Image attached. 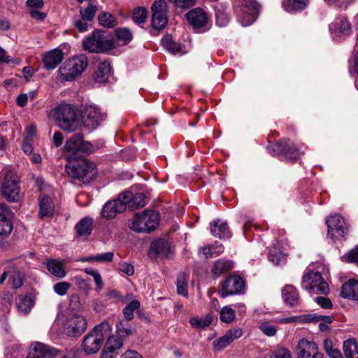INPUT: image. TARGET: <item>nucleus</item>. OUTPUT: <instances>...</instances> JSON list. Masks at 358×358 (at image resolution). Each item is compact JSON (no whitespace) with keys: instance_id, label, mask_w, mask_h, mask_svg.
Returning a JSON list of instances; mask_svg holds the SVG:
<instances>
[{"instance_id":"f257e3e1","label":"nucleus","mask_w":358,"mask_h":358,"mask_svg":"<svg viewBox=\"0 0 358 358\" xmlns=\"http://www.w3.org/2000/svg\"><path fill=\"white\" fill-rule=\"evenodd\" d=\"M67 159L65 169L70 178L89 183L96 177V166L92 161L83 157L73 159V156H67Z\"/></svg>"},{"instance_id":"f03ea898","label":"nucleus","mask_w":358,"mask_h":358,"mask_svg":"<svg viewBox=\"0 0 358 358\" xmlns=\"http://www.w3.org/2000/svg\"><path fill=\"white\" fill-rule=\"evenodd\" d=\"M88 65L87 57L85 55L70 58L64 62L58 70V79L61 82H70L76 78L86 69Z\"/></svg>"},{"instance_id":"7ed1b4c3","label":"nucleus","mask_w":358,"mask_h":358,"mask_svg":"<svg viewBox=\"0 0 358 358\" xmlns=\"http://www.w3.org/2000/svg\"><path fill=\"white\" fill-rule=\"evenodd\" d=\"M52 117L59 127L64 131L73 132L78 126L76 108L71 104L62 103L52 111Z\"/></svg>"},{"instance_id":"20e7f679","label":"nucleus","mask_w":358,"mask_h":358,"mask_svg":"<svg viewBox=\"0 0 358 358\" xmlns=\"http://www.w3.org/2000/svg\"><path fill=\"white\" fill-rule=\"evenodd\" d=\"M159 214L155 210H145L136 213L129 224V228L134 231L150 233L159 224Z\"/></svg>"},{"instance_id":"39448f33","label":"nucleus","mask_w":358,"mask_h":358,"mask_svg":"<svg viewBox=\"0 0 358 358\" xmlns=\"http://www.w3.org/2000/svg\"><path fill=\"white\" fill-rule=\"evenodd\" d=\"M1 192L8 201H15L19 197L20 186L17 175L9 168H4L0 172Z\"/></svg>"},{"instance_id":"423d86ee","label":"nucleus","mask_w":358,"mask_h":358,"mask_svg":"<svg viewBox=\"0 0 358 358\" xmlns=\"http://www.w3.org/2000/svg\"><path fill=\"white\" fill-rule=\"evenodd\" d=\"M110 329L108 322H102L96 326L94 329L88 333L84 338L82 348L87 355H93L99 352L103 342V331Z\"/></svg>"},{"instance_id":"0eeeda50","label":"nucleus","mask_w":358,"mask_h":358,"mask_svg":"<svg viewBox=\"0 0 358 358\" xmlns=\"http://www.w3.org/2000/svg\"><path fill=\"white\" fill-rule=\"evenodd\" d=\"M83 47L90 52H103L115 48L114 40L106 36L101 31L95 30L83 41Z\"/></svg>"},{"instance_id":"6e6552de","label":"nucleus","mask_w":358,"mask_h":358,"mask_svg":"<svg viewBox=\"0 0 358 358\" xmlns=\"http://www.w3.org/2000/svg\"><path fill=\"white\" fill-rule=\"evenodd\" d=\"M301 286L303 289L315 294H327L329 291L328 284L319 271H312L303 275Z\"/></svg>"},{"instance_id":"1a4fd4ad","label":"nucleus","mask_w":358,"mask_h":358,"mask_svg":"<svg viewBox=\"0 0 358 358\" xmlns=\"http://www.w3.org/2000/svg\"><path fill=\"white\" fill-rule=\"evenodd\" d=\"M64 148L67 152L66 157L73 156V159L77 157L78 152L91 154L95 150L94 146L90 142L85 141L83 135L80 134H76L70 137L66 141Z\"/></svg>"},{"instance_id":"9d476101","label":"nucleus","mask_w":358,"mask_h":358,"mask_svg":"<svg viewBox=\"0 0 358 358\" xmlns=\"http://www.w3.org/2000/svg\"><path fill=\"white\" fill-rule=\"evenodd\" d=\"M267 149L273 155H282L287 160L296 161L300 155L299 150L289 139H281L270 145Z\"/></svg>"},{"instance_id":"9b49d317","label":"nucleus","mask_w":358,"mask_h":358,"mask_svg":"<svg viewBox=\"0 0 358 358\" xmlns=\"http://www.w3.org/2000/svg\"><path fill=\"white\" fill-rule=\"evenodd\" d=\"M167 3L164 0L155 1L152 5V24L155 29H163L168 23Z\"/></svg>"},{"instance_id":"f8f14e48","label":"nucleus","mask_w":358,"mask_h":358,"mask_svg":"<svg viewBox=\"0 0 358 358\" xmlns=\"http://www.w3.org/2000/svg\"><path fill=\"white\" fill-rule=\"evenodd\" d=\"M87 329L85 318L79 315L68 317L64 324V333L69 337H78Z\"/></svg>"},{"instance_id":"ddd939ff","label":"nucleus","mask_w":358,"mask_h":358,"mask_svg":"<svg viewBox=\"0 0 358 358\" xmlns=\"http://www.w3.org/2000/svg\"><path fill=\"white\" fill-rule=\"evenodd\" d=\"M106 114L101 112L99 107L89 106L85 108L82 116L83 126L89 131L95 129L101 121L105 119Z\"/></svg>"},{"instance_id":"4468645a","label":"nucleus","mask_w":358,"mask_h":358,"mask_svg":"<svg viewBox=\"0 0 358 358\" xmlns=\"http://www.w3.org/2000/svg\"><path fill=\"white\" fill-rule=\"evenodd\" d=\"M245 287L243 279L238 275H230L222 283L220 296L225 298L229 295L242 293Z\"/></svg>"},{"instance_id":"2eb2a0df","label":"nucleus","mask_w":358,"mask_h":358,"mask_svg":"<svg viewBox=\"0 0 358 358\" xmlns=\"http://www.w3.org/2000/svg\"><path fill=\"white\" fill-rule=\"evenodd\" d=\"M296 351V358H323V355L318 351L317 345L304 338L299 340Z\"/></svg>"},{"instance_id":"dca6fc26","label":"nucleus","mask_w":358,"mask_h":358,"mask_svg":"<svg viewBox=\"0 0 358 358\" xmlns=\"http://www.w3.org/2000/svg\"><path fill=\"white\" fill-rule=\"evenodd\" d=\"M59 353L57 348L37 343L29 348L27 358H55Z\"/></svg>"},{"instance_id":"f3484780","label":"nucleus","mask_w":358,"mask_h":358,"mask_svg":"<svg viewBox=\"0 0 358 358\" xmlns=\"http://www.w3.org/2000/svg\"><path fill=\"white\" fill-rule=\"evenodd\" d=\"M126 210V206L121 198V194L118 198L109 201L104 204L102 208V217L106 220L114 218L118 213H123Z\"/></svg>"},{"instance_id":"a211bd4d","label":"nucleus","mask_w":358,"mask_h":358,"mask_svg":"<svg viewBox=\"0 0 358 358\" xmlns=\"http://www.w3.org/2000/svg\"><path fill=\"white\" fill-rule=\"evenodd\" d=\"M121 198L126 206V209L133 210L145 205V196L143 193L138 192L133 195L130 192H124L121 193Z\"/></svg>"},{"instance_id":"6ab92c4d","label":"nucleus","mask_w":358,"mask_h":358,"mask_svg":"<svg viewBox=\"0 0 358 358\" xmlns=\"http://www.w3.org/2000/svg\"><path fill=\"white\" fill-rule=\"evenodd\" d=\"M241 2L243 9H245L244 12L247 13L245 22L242 21V24L248 26L256 20L261 5L257 0H241Z\"/></svg>"},{"instance_id":"aec40b11","label":"nucleus","mask_w":358,"mask_h":358,"mask_svg":"<svg viewBox=\"0 0 358 358\" xmlns=\"http://www.w3.org/2000/svg\"><path fill=\"white\" fill-rule=\"evenodd\" d=\"M63 59V52L58 48H55L44 54L43 64L46 69H54L62 62Z\"/></svg>"},{"instance_id":"412c9836","label":"nucleus","mask_w":358,"mask_h":358,"mask_svg":"<svg viewBox=\"0 0 358 358\" xmlns=\"http://www.w3.org/2000/svg\"><path fill=\"white\" fill-rule=\"evenodd\" d=\"M39 213L41 219L50 218L54 214L55 206L52 199L46 194H41L38 198Z\"/></svg>"},{"instance_id":"4be33fe9","label":"nucleus","mask_w":358,"mask_h":358,"mask_svg":"<svg viewBox=\"0 0 358 358\" xmlns=\"http://www.w3.org/2000/svg\"><path fill=\"white\" fill-rule=\"evenodd\" d=\"M186 17L189 23L194 28H201L204 27L208 22L206 13L199 8L189 11L186 14Z\"/></svg>"},{"instance_id":"5701e85b","label":"nucleus","mask_w":358,"mask_h":358,"mask_svg":"<svg viewBox=\"0 0 358 358\" xmlns=\"http://www.w3.org/2000/svg\"><path fill=\"white\" fill-rule=\"evenodd\" d=\"M10 210L5 203H0V236H8L13 230V223L7 217Z\"/></svg>"},{"instance_id":"b1692460","label":"nucleus","mask_w":358,"mask_h":358,"mask_svg":"<svg viewBox=\"0 0 358 358\" xmlns=\"http://www.w3.org/2000/svg\"><path fill=\"white\" fill-rule=\"evenodd\" d=\"M340 296L343 298L358 301V281L350 279L343 284Z\"/></svg>"},{"instance_id":"393cba45","label":"nucleus","mask_w":358,"mask_h":358,"mask_svg":"<svg viewBox=\"0 0 358 358\" xmlns=\"http://www.w3.org/2000/svg\"><path fill=\"white\" fill-rule=\"evenodd\" d=\"M282 296L285 303L291 307L298 305L300 301L297 289L291 285L284 287L282 290Z\"/></svg>"},{"instance_id":"a878e982","label":"nucleus","mask_w":358,"mask_h":358,"mask_svg":"<svg viewBox=\"0 0 358 358\" xmlns=\"http://www.w3.org/2000/svg\"><path fill=\"white\" fill-rule=\"evenodd\" d=\"M169 251L168 242L162 238L152 241L150 247V255L154 258L157 255L168 257Z\"/></svg>"},{"instance_id":"bb28decb","label":"nucleus","mask_w":358,"mask_h":358,"mask_svg":"<svg viewBox=\"0 0 358 358\" xmlns=\"http://www.w3.org/2000/svg\"><path fill=\"white\" fill-rule=\"evenodd\" d=\"M210 231L215 237L220 238H228L231 236L228 224L220 220H215L210 222Z\"/></svg>"},{"instance_id":"cd10ccee","label":"nucleus","mask_w":358,"mask_h":358,"mask_svg":"<svg viewBox=\"0 0 358 358\" xmlns=\"http://www.w3.org/2000/svg\"><path fill=\"white\" fill-rule=\"evenodd\" d=\"M45 264L46 268L52 275L58 278H63L66 276V273L63 262L55 259H48Z\"/></svg>"},{"instance_id":"c85d7f7f","label":"nucleus","mask_w":358,"mask_h":358,"mask_svg":"<svg viewBox=\"0 0 358 358\" xmlns=\"http://www.w3.org/2000/svg\"><path fill=\"white\" fill-rule=\"evenodd\" d=\"M93 229V219L85 217L80 220L75 226V230L78 236H88Z\"/></svg>"},{"instance_id":"c756f323","label":"nucleus","mask_w":358,"mask_h":358,"mask_svg":"<svg viewBox=\"0 0 358 358\" xmlns=\"http://www.w3.org/2000/svg\"><path fill=\"white\" fill-rule=\"evenodd\" d=\"M110 64L108 62H101L95 72L94 80L99 83H106L110 74Z\"/></svg>"},{"instance_id":"7c9ffc66","label":"nucleus","mask_w":358,"mask_h":358,"mask_svg":"<svg viewBox=\"0 0 358 358\" xmlns=\"http://www.w3.org/2000/svg\"><path fill=\"white\" fill-rule=\"evenodd\" d=\"M309 0H283L282 7L289 13L304 10L308 5Z\"/></svg>"},{"instance_id":"2f4dec72","label":"nucleus","mask_w":358,"mask_h":358,"mask_svg":"<svg viewBox=\"0 0 358 358\" xmlns=\"http://www.w3.org/2000/svg\"><path fill=\"white\" fill-rule=\"evenodd\" d=\"M161 43L164 49L174 55L180 52L182 50L181 45L174 41L170 34L165 35L162 38Z\"/></svg>"},{"instance_id":"473e14b6","label":"nucleus","mask_w":358,"mask_h":358,"mask_svg":"<svg viewBox=\"0 0 358 358\" xmlns=\"http://www.w3.org/2000/svg\"><path fill=\"white\" fill-rule=\"evenodd\" d=\"M98 21L101 26L106 28H113L117 24L115 16L106 11H103L99 14Z\"/></svg>"},{"instance_id":"72a5a7b5","label":"nucleus","mask_w":358,"mask_h":358,"mask_svg":"<svg viewBox=\"0 0 358 358\" xmlns=\"http://www.w3.org/2000/svg\"><path fill=\"white\" fill-rule=\"evenodd\" d=\"M268 259L275 265H280L285 262V255L276 245L271 246L268 252Z\"/></svg>"},{"instance_id":"f704fd0d","label":"nucleus","mask_w":358,"mask_h":358,"mask_svg":"<svg viewBox=\"0 0 358 358\" xmlns=\"http://www.w3.org/2000/svg\"><path fill=\"white\" fill-rule=\"evenodd\" d=\"M343 352L346 358H358V345L353 338L343 343Z\"/></svg>"},{"instance_id":"c9c22d12","label":"nucleus","mask_w":358,"mask_h":358,"mask_svg":"<svg viewBox=\"0 0 358 358\" xmlns=\"http://www.w3.org/2000/svg\"><path fill=\"white\" fill-rule=\"evenodd\" d=\"M350 231V224L342 216L337 215V238L339 236L343 241L347 239Z\"/></svg>"},{"instance_id":"e433bc0d","label":"nucleus","mask_w":358,"mask_h":358,"mask_svg":"<svg viewBox=\"0 0 358 358\" xmlns=\"http://www.w3.org/2000/svg\"><path fill=\"white\" fill-rule=\"evenodd\" d=\"M141 303L137 299L132 300L122 310V313L126 321H131L134 317V312L140 308Z\"/></svg>"},{"instance_id":"4c0bfd02","label":"nucleus","mask_w":358,"mask_h":358,"mask_svg":"<svg viewBox=\"0 0 358 358\" xmlns=\"http://www.w3.org/2000/svg\"><path fill=\"white\" fill-rule=\"evenodd\" d=\"M233 267V263L231 261H227L224 259H219L217 260L212 268V272L216 276H219L220 275L228 271L231 269Z\"/></svg>"},{"instance_id":"58836bf2","label":"nucleus","mask_w":358,"mask_h":358,"mask_svg":"<svg viewBox=\"0 0 358 358\" xmlns=\"http://www.w3.org/2000/svg\"><path fill=\"white\" fill-rule=\"evenodd\" d=\"M325 224L327 227V238L330 240L332 243L336 242V215L330 214L325 219Z\"/></svg>"},{"instance_id":"ea45409f","label":"nucleus","mask_w":358,"mask_h":358,"mask_svg":"<svg viewBox=\"0 0 358 358\" xmlns=\"http://www.w3.org/2000/svg\"><path fill=\"white\" fill-rule=\"evenodd\" d=\"M127 322L126 320H120L116 323V334L123 339L131 335L133 333V329Z\"/></svg>"},{"instance_id":"a19ab883","label":"nucleus","mask_w":358,"mask_h":358,"mask_svg":"<svg viewBox=\"0 0 358 358\" xmlns=\"http://www.w3.org/2000/svg\"><path fill=\"white\" fill-rule=\"evenodd\" d=\"M124 339L119 336H110L105 344V348L107 350L115 353V351L120 350L123 346Z\"/></svg>"},{"instance_id":"79ce46f5","label":"nucleus","mask_w":358,"mask_h":358,"mask_svg":"<svg viewBox=\"0 0 358 358\" xmlns=\"http://www.w3.org/2000/svg\"><path fill=\"white\" fill-rule=\"evenodd\" d=\"M34 305L32 299L27 296H21L17 302L18 310L24 314H27Z\"/></svg>"},{"instance_id":"37998d69","label":"nucleus","mask_w":358,"mask_h":358,"mask_svg":"<svg viewBox=\"0 0 358 358\" xmlns=\"http://www.w3.org/2000/svg\"><path fill=\"white\" fill-rule=\"evenodd\" d=\"M177 292L178 294L187 296L188 294L187 292V275L185 273H180L177 277Z\"/></svg>"},{"instance_id":"c03bdc74","label":"nucleus","mask_w":358,"mask_h":358,"mask_svg":"<svg viewBox=\"0 0 358 358\" xmlns=\"http://www.w3.org/2000/svg\"><path fill=\"white\" fill-rule=\"evenodd\" d=\"M96 11L97 6L92 3H89L87 8H80L79 13L81 18H83L84 20H86L88 22H91L94 19Z\"/></svg>"},{"instance_id":"a18cd8bd","label":"nucleus","mask_w":358,"mask_h":358,"mask_svg":"<svg viewBox=\"0 0 358 358\" xmlns=\"http://www.w3.org/2000/svg\"><path fill=\"white\" fill-rule=\"evenodd\" d=\"M220 320L223 322L230 323L235 318V310L229 306H224L220 310Z\"/></svg>"},{"instance_id":"49530a36","label":"nucleus","mask_w":358,"mask_h":358,"mask_svg":"<svg viewBox=\"0 0 358 358\" xmlns=\"http://www.w3.org/2000/svg\"><path fill=\"white\" fill-rule=\"evenodd\" d=\"M115 36L119 41H122L124 43H129L133 38L131 31L127 28H119L115 30Z\"/></svg>"},{"instance_id":"de8ad7c7","label":"nucleus","mask_w":358,"mask_h":358,"mask_svg":"<svg viewBox=\"0 0 358 358\" xmlns=\"http://www.w3.org/2000/svg\"><path fill=\"white\" fill-rule=\"evenodd\" d=\"M148 17V11L143 7H138L134 9L132 18L135 23L141 24L145 22Z\"/></svg>"},{"instance_id":"09e8293b","label":"nucleus","mask_w":358,"mask_h":358,"mask_svg":"<svg viewBox=\"0 0 358 358\" xmlns=\"http://www.w3.org/2000/svg\"><path fill=\"white\" fill-rule=\"evenodd\" d=\"M113 259V253L112 252H105L94 256L87 257V260H93L99 262H110Z\"/></svg>"},{"instance_id":"8fccbe9b","label":"nucleus","mask_w":358,"mask_h":358,"mask_svg":"<svg viewBox=\"0 0 358 358\" xmlns=\"http://www.w3.org/2000/svg\"><path fill=\"white\" fill-rule=\"evenodd\" d=\"M341 259L345 262L355 263L358 265V246L350 250Z\"/></svg>"},{"instance_id":"3c124183","label":"nucleus","mask_w":358,"mask_h":358,"mask_svg":"<svg viewBox=\"0 0 358 358\" xmlns=\"http://www.w3.org/2000/svg\"><path fill=\"white\" fill-rule=\"evenodd\" d=\"M231 343V341L225 334L223 336L219 338L218 339H215L213 342V345L215 350L220 351L224 349Z\"/></svg>"},{"instance_id":"603ef678","label":"nucleus","mask_w":358,"mask_h":358,"mask_svg":"<svg viewBox=\"0 0 358 358\" xmlns=\"http://www.w3.org/2000/svg\"><path fill=\"white\" fill-rule=\"evenodd\" d=\"M216 23L220 27H224L229 22L228 15L222 10L216 9L215 10Z\"/></svg>"},{"instance_id":"864d4df0","label":"nucleus","mask_w":358,"mask_h":358,"mask_svg":"<svg viewBox=\"0 0 358 358\" xmlns=\"http://www.w3.org/2000/svg\"><path fill=\"white\" fill-rule=\"evenodd\" d=\"M324 349L330 358H336V348L331 338H327L324 341Z\"/></svg>"},{"instance_id":"5fc2aeb1","label":"nucleus","mask_w":358,"mask_h":358,"mask_svg":"<svg viewBox=\"0 0 358 358\" xmlns=\"http://www.w3.org/2000/svg\"><path fill=\"white\" fill-rule=\"evenodd\" d=\"M334 320V317L333 316L322 315L321 320L319 322V329L322 332L329 331V324H331Z\"/></svg>"},{"instance_id":"6e6d98bb","label":"nucleus","mask_w":358,"mask_h":358,"mask_svg":"<svg viewBox=\"0 0 358 358\" xmlns=\"http://www.w3.org/2000/svg\"><path fill=\"white\" fill-rule=\"evenodd\" d=\"M338 32L343 36H348L351 34V24L346 19H341L339 25Z\"/></svg>"},{"instance_id":"4d7b16f0","label":"nucleus","mask_w":358,"mask_h":358,"mask_svg":"<svg viewBox=\"0 0 358 358\" xmlns=\"http://www.w3.org/2000/svg\"><path fill=\"white\" fill-rule=\"evenodd\" d=\"M71 285L68 282H60L54 285V291L60 296H64L69 289Z\"/></svg>"},{"instance_id":"13d9d810","label":"nucleus","mask_w":358,"mask_h":358,"mask_svg":"<svg viewBox=\"0 0 358 358\" xmlns=\"http://www.w3.org/2000/svg\"><path fill=\"white\" fill-rule=\"evenodd\" d=\"M259 329L261 331L268 336H273L277 331L276 327L270 324L268 322H264L260 324Z\"/></svg>"},{"instance_id":"bf43d9fd","label":"nucleus","mask_w":358,"mask_h":358,"mask_svg":"<svg viewBox=\"0 0 358 358\" xmlns=\"http://www.w3.org/2000/svg\"><path fill=\"white\" fill-rule=\"evenodd\" d=\"M73 26L80 32H85L89 29L88 21L83 18L75 20L73 21Z\"/></svg>"},{"instance_id":"052dcab7","label":"nucleus","mask_w":358,"mask_h":358,"mask_svg":"<svg viewBox=\"0 0 358 358\" xmlns=\"http://www.w3.org/2000/svg\"><path fill=\"white\" fill-rule=\"evenodd\" d=\"M119 269L129 276H131L134 273V266L127 262H123L119 264Z\"/></svg>"},{"instance_id":"680f3d73","label":"nucleus","mask_w":358,"mask_h":358,"mask_svg":"<svg viewBox=\"0 0 358 358\" xmlns=\"http://www.w3.org/2000/svg\"><path fill=\"white\" fill-rule=\"evenodd\" d=\"M174 3L177 8L184 9L193 6L196 3V0H175Z\"/></svg>"},{"instance_id":"e2e57ef3","label":"nucleus","mask_w":358,"mask_h":358,"mask_svg":"<svg viewBox=\"0 0 358 358\" xmlns=\"http://www.w3.org/2000/svg\"><path fill=\"white\" fill-rule=\"evenodd\" d=\"M315 301L323 308L328 309L332 307V303L328 298L324 296H318L315 298Z\"/></svg>"},{"instance_id":"0e129e2a","label":"nucleus","mask_w":358,"mask_h":358,"mask_svg":"<svg viewBox=\"0 0 358 358\" xmlns=\"http://www.w3.org/2000/svg\"><path fill=\"white\" fill-rule=\"evenodd\" d=\"M1 304L6 308H9L11 306L13 296L9 292H4L1 295Z\"/></svg>"},{"instance_id":"69168bd1","label":"nucleus","mask_w":358,"mask_h":358,"mask_svg":"<svg viewBox=\"0 0 358 358\" xmlns=\"http://www.w3.org/2000/svg\"><path fill=\"white\" fill-rule=\"evenodd\" d=\"M226 335L228 336L229 340L232 342L235 339L238 338L242 336V329L240 328L231 329L226 333Z\"/></svg>"},{"instance_id":"338daca9","label":"nucleus","mask_w":358,"mask_h":358,"mask_svg":"<svg viewBox=\"0 0 358 358\" xmlns=\"http://www.w3.org/2000/svg\"><path fill=\"white\" fill-rule=\"evenodd\" d=\"M322 315H317L316 313H310L303 316L305 322L308 323H317L319 322L322 319Z\"/></svg>"},{"instance_id":"774afa93","label":"nucleus","mask_w":358,"mask_h":358,"mask_svg":"<svg viewBox=\"0 0 358 358\" xmlns=\"http://www.w3.org/2000/svg\"><path fill=\"white\" fill-rule=\"evenodd\" d=\"M210 320H201L197 318H192L190 320V323L192 325L195 326L199 328L207 327L210 324Z\"/></svg>"}]
</instances>
